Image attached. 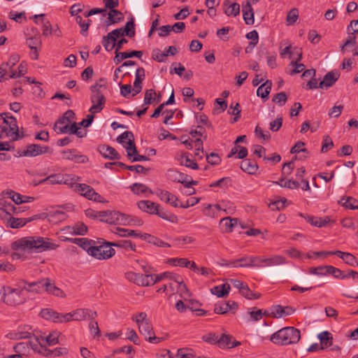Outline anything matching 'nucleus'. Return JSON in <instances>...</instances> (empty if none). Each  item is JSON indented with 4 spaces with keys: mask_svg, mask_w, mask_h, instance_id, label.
<instances>
[{
    "mask_svg": "<svg viewBox=\"0 0 358 358\" xmlns=\"http://www.w3.org/2000/svg\"><path fill=\"white\" fill-rule=\"evenodd\" d=\"M43 292L45 291L48 294L55 295L59 297H64L65 294L62 290L56 287L54 282L50 278H45L41 280Z\"/></svg>",
    "mask_w": 358,
    "mask_h": 358,
    "instance_id": "15",
    "label": "nucleus"
},
{
    "mask_svg": "<svg viewBox=\"0 0 358 358\" xmlns=\"http://www.w3.org/2000/svg\"><path fill=\"white\" fill-rule=\"evenodd\" d=\"M16 288L11 287H3V296L2 300L3 303L8 306H15L24 303L26 301V297L23 294L24 287L19 281Z\"/></svg>",
    "mask_w": 358,
    "mask_h": 358,
    "instance_id": "4",
    "label": "nucleus"
},
{
    "mask_svg": "<svg viewBox=\"0 0 358 358\" xmlns=\"http://www.w3.org/2000/svg\"><path fill=\"white\" fill-rule=\"evenodd\" d=\"M231 338V336L226 335V334H222L220 336V338H218L217 344L219 345V346L220 348H234V347L236 346L237 345L240 344V343H238V342H237L236 343H231V342H230Z\"/></svg>",
    "mask_w": 358,
    "mask_h": 358,
    "instance_id": "42",
    "label": "nucleus"
},
{
    "mask_svg": "<svg viewBox=\"0 0 358 358\" xmlns=\"http://www.w3.org/2000/svg\"><path fill=\"white\" fill-rule=\"evenodd\" d=\"M67 241L79 245L83 250L87 251V253L89 252L91 248V246L94 242L92 240L90 241L85 238H67Z\"/></svg>",
    "mask_w": 358,
    "mask_h": 358,
    "instance_id": "33",
    "label": "nucleus"
},
{
    "mask_svg": "<svg viewBox=\"0 0 358 358\" xmlns=\"http://www.w3.org/2000/svg\"><path fill=\"white\" fill-rule=\"evenodd\" d=\"M327 273L331 274L336 278L345 279L348 278V275H345L341 270L333 266H328Z\"/></svg>",
    "mask_w": 358,
    "mask_h": 358,
    "instance_id": "54",
    "label": "nucleus"
},
{
    "mask_svg": "<svg viewBox=\"0 0 358 358\" xmlns=\"http://www.w3.org/2000/svg\"><path fill=\"white\" fill-rule=\"evenodd\" d=\"M2 130L5 131L6 135L10 137L13 141L17 140L19 137L18 127L15 118H11L9 126H2Z\"/></svg>",
    "mask_w": 358,
    "mask_h": 358,
    "instance_id": "23",
    "label": "nucleus"
},
{
    "mask_svg": "<svg viewBox=\"0 0 358 358\" xmlns=\"http://www.w3.org/2000/svg\"><path fill=\"white\" fill-rule=\"evenodd\" d=\"M317 337L320 341L321 348L323 350L332 346L333 337L329 331H323L319 334Z\"/></svg>",
    "mask_w": 358,
    "mask_h": 358,
    "instance_id": "31",
    "label": "nucleus"
},
{
    "mask_svg": "<svg viewBox=\"0 0 358 358\" xmlns=\"http://www.w3.org/2000/svg\"><path fill=\"white\" fill-rule=\"evenodd\" d=\"M134 19L127 22L125 27L123 28V31L126 36L129 37H133L135 35V29H134Z\"/></svg>",
    "mask_w": 358,
    "mask_h": 358,
    "instance_id": "57",
    "label": "nucleus"
},
{
    "mask_svg": "<svg viewBox=\"0 0 358 358\" xmlns=\"http://www.w3.org/2000/svg\"><path fill=\"white\" fill-rule=\"evenodd\" d=\"M43 342H44V337H35V341H29V345L34 351L42 353L41 350L44 348Z\"/></svg>",
    "mask_w": 358,
    "mask_h": 358,
    "instance_id": "52",
    "label": "nucleus"
},
{
    "mask_svg": "<svg viewBox=\"0 0 358 358\" xmlns=\"http://www.w3.org/2000/svg\"><path fill=\"white\" fill-rule=\"evenodd\" d=\"M224 6H228V7L224 10V13L228 16H236L240 13V5L237 3H230L229 0H226L224 2Z\"/></svg>",
    "mask_w": 358,
    "mask_h": 358,
    "instance_id": "38",
    "label": "nucleus"
},
{
    "mask_svg": "<svg viewBox=\"0 0 358 358\" xmlns=\"http://www.w3.org/2000/svg\"><path fill=\"white\" fill-rule=\"evenodd\" d=\"M143 55L142 51H138V50H132L131 52H117V54H115V57L114 58V62L115 64L120 63L123 59H127V58H131L133 57H136L138 58H141Z\"/></svg>",
    "mask_w": 358,
    "mask_h": 358,
    "instance_id": "27",
    "label": "nucleus"
},
{
    "mask_svg": "<svg viewBox=\"0 0 358 358\" xmlns=\"http://www.w3.org/2000/svg\"><path fill=\"white\" fill-rule=\"evenodd\" d=\"M343 206L352 210L358 209V201L357 199L349 196L346 198L345 201L343 203Z\"/></svg>",
    "mask_w": 358,
    "mask_h": 358,
    "instance_id": "64",
    "label": "nucleus"
},
{
    "mask_svg": "<svg viewBox=\"0 0 358 358\" xmlns=\"http://www.w3.org/2000/svg\"><path fill=\"white\" fill-rule=\"evenodd\" d=\"M166 272L161 273L159 275H150L148 274V280L147 281L149 282L148 286L153 285L156 282L162 280L164 278H166Z\"/></svg>",
    "mask_w": 358,
    "mask_h": 358,
    "instance_id": "59",
    "label": "nucleus"
},
{
    "mask_svg": "<svg viewBox=\"0 0 358 358\" xmlns=\"http://www.w3.org/2000/svg\"><path fill=\"white\" fill-rule=\"evenodd\" d=\"M196 354L192 348H183L178 350L176 358H194Z\"/></svg>",
    "mask_w": 358,
    "mask_h": 358,
    "instance_id": "45",
    "label": "nucleus"
},
{
    "mask_svg": "<svg viewBox=\"0 0 358 358\" xmlns=\"http://www.w3.org/2000/svg\"><path fill=\"white\" fill-rule=\"evenodd\" d=\"M166 278H168L169 280H173L174 282H177L180 287L181 288V291L182 290H187L186 285L183 282V280L182 277L178 274L166 272Z\"/></svg>",
    "mask_w": 358,
    "mask_h": 358,
    "instance_id": "50",
    "label": "nucleus"
},
{
    "mask_svg": "<svg viewBox=\"0 0 358 358\" xmlns=\"http://www.w3.org/2000/svg\"><path fill=\"white\" fill-rule=\"evenodd\" d=\"M98 151L104 158L110 159H119L120 158V155L115 149L109 145H99L98 147Z\"/></svg>",
    "mask_w": 358,
    "mask_h": 358,
    "instance_id": "19",
    "label": "nucleus"
},
{
    "mask_svg": "<svg viewBox=\"0 0 358 358\" xmlns=\"http://www.w3.org/2000/svg\"><path fill=\"white\" fill-rule=\"evenodd\" d=\"M343 260L344 262L351 266H358V260L357 258L352 255L351 253L347 252L345 257H343Z\"/></svg>",
    "mask_w": 358,
    "mask_h": 358,
    "instance_id": "63",
    "label": "nucleus"
},
{
    "mask_svg": "<svg viewBox=\"0 0 358 358\" xmlns=\"http://www.w3.org/2000/svg\"><path fill=\"white\" fill-rule=\"evenodd\" d=\"M74 321H82L84 320H93L97 316L94 310L87 308H78L72 312Z\"/></svg>",
    "mask_w": 358,
    "mask_h": 358,
    "instance_id": "12",
    "label": "nucleus"
},
{
    "mask_svg": "<svg viewBox=\"0 0 358 358\" xmlns=\"http://www.w3.org/2000/svg\"><path fill=\"white\" fill-rule=\"evenodd\" d=\"M6 222V225L12 229L22 227L27 223L33 220V218H17L12 216L1 217Z\"/></svg>",
    "mask_w": 358,
    "mask_h": 358,
    "instance_id": "17",
    "label": "nucleus"
},
{
    "mask_svg": "<svg viewBox=\"0 0 358 358\" xmlns=\"http://www.w3.org/2000/svg\"><path fill=\"white\" fill-rule=\"evenodd\" d=\"M122 221L124 223H122L121 225H127V226H141L143 224L142 220L137 217H133L130 215H127L123 213Z\"/></svg>",
    "mask_w": 358,
    "mask_h": 358,
    "instance_id": "40",
    "label": "nucleus"
},
{
    "mask_svg": "<svg viewBox=\"0 0 358 358\" xmlns=\"http://www.w3.org/2000/svg\"><path fill=\"white\" fill-rule=\"evenodd\" d=\"M272 87V83L271 80H266L262 85H260L257 90V94L261 96L262 99H267L268 98L269 93Z\"/></svg>",
    "mask_w": 358,
    "mask_h": 358,
    "instance_id": "35",
    "label": "nucleus"
},
{
    "mask_svg": "<svg viewBox=\"0 0 358 358\" xmlns=\"http://www.w3.org/2000/svg\"><path fill=\"white\" fill-rule=\"evenodd\" d=\"M103 80H100L90 87L91 96L90 100L92 106L89 109V112L92 114L100 113L104 108L106 104L105 92L106 86Z\"/></svg>",
    "mask_w": 358,
    "mask_h": 358,
    "instance_id": "2",
    "label": "nucleus"
},
{
    "mask_svg": "<svg viewBox=\"0 0 358 358\" xmlns=\"http://www.w3.org/2000/svg\"><path fill=\"white\" fill-rule=\"evenodd\" d=\"M157 96V93L153 89L147 90L145 92L144 104L148 105L152 103Z\"/></svg>",
    "mask_w": 358,
    "mask_h": 358,
    "instance_id": "55",
    "label": "nucleus"
},
{
    "mask_svg": "<svg viewBox=\"0 0 358 358\" xmlns=\"http://www.w3.org/2000/svg\"><path fill=\"white\" fill-rule=\"evenodd\" d=\"M300 216L303 217L311 225L317 227H324L330 222V218L329 217L321 218L309 215H303L302 213H300Z\"/></svg>",
    "mask_w": 358,
    "mask_h": 358,
    "instance_id": "21",
    "label": "nucleus"
},
{
    "mask_svg": "<svg viewBox=\"0 0 358 358\" xmlns=\"http://www.w3.org/2000/svg\"><path fill=\"white\" fill-rule=\"evenodd\" d=\"M58 245L51 238L42 236L24 237L14 241L11 244V248L14 250L31 251L43 252L48 250H53L58 248Z\"/></svg>",
    "mask_w": 358,
    "mask_h": 358,
    "instance_id": "1",
    "label": "nucleus"
},
{
    "mask_svg": "<svg viewBox=\"0 0 358 358\" xmlns=\"http://www.w3.org/2000/svg\"><path fill=\"white\" fill-rule=\"evenodd\" d=\"M110 245L118 248H122L125 250V251L131 250L133 252H136V245L133 243L131 241L127 240H123L117 242H111Z\"/></svg>",
    "mask_w": 358,
    "mask_h": 358,
    "instance_id": "37",
    "label": "nucleus"
},
{
    "mask_svg": "<svg viewBox=\"0 0 358 358\" xmlns=\"http://www.w3.org/2000/svg\"><path fill=\"white\" fill-rule=\"evenodd\" d=\"M285 253L292 258H303L306 257L308 259H310L313 257L309 253L304 255L295 248H291L285 250Z\"/></svg>",
    "mask_w": 358,
    "mask_h": 358,
    "instance_id": "51",
    "label": "nucleus"
},
{
    "mask_svg": "<svg viewBox=\"0 0 358 358\" xmlns=\"http://www.w3.org/2000/svg\"><path fill=\"white\" fill-rule=\"evenodd\" d=\"M334 147V143L329 136H324L322 145L321 148L322 152H327Z\"/></svg>",
    "mask_w": 358,
    "mask_h": 358,
    "instance_id": "62",
    "label": "nucleus"
},
{
    "mask_svg": "<svg viewBox=\"0 0 358 358\" xmlns=\"http://www.w3.org/2000/svg\"><path fill=\"white\" fill-rule=\"evenodd\" d=\"M71 187L76 192L79 193L80 195L86 197L90 200L98 202H103V197L99 194L96 192L94 189L90 185L86 184L71 182Z\"/></svg>",
    "mask_w": 358,
    "mask_h": 358,
    "instance_id": "6",
    "label": "nucleus"
},
{
    "mask_svg": "<svg viewBox=\"0 0 358 358\" xmlns=\"http://www.w3.org/2000/svg\"><path fill=\"white\" fill-rule=\"evenodd\" d=\"M340 77V72L338 70L328 72L323 80L319 83V88L328 89L338 80Z\"/></svg>",
    "mask_w": 358,
    "mask_h": 358,
    "instance_id": "14",
    "label": "nucleus"
},
{
    "mask_svg": "<svg viewBox=\"0 0 358 358\" xmlns=\"http://www.w3.org/2000/svg\"><path fill=\"white\" fill-rule=\"evenodd\" d=\"M139 332L144 336L145 341L150 343L157 344L166 339L155 336L153 327L150 321L145 322L138 325Z\"/></svg>",
    "mask_w": 358,
    "mask_h": 358,
    "instance_id": "7",
    "label": "nucleus"
},
{
    "mask_svg": "<svg viewBox=\"0 0 358 358\" xmlns=\"http://www.w3.org/2000/svg\"><path fill=\"white\" fill-rule=\"evenodd\" d=\"M243 20L246 24L252 25L254 24V11L249 1L243 5L242 8Z\"/></svg>",
    "mask_w": 358,
    "mask_h": 358,
    "instance_id": "24",
    "label": "nucleus"
},
{
    "mask_svg": "<svg viewBox=\"0 0 358 358\" xmlns=\"http://www.w3.org/2000/svg\"><path fill=\"white\" fill-rule=\"evenodd\" d=\"M126 140H128L126 145H124L127 153L129 159H131V157L136 152V148L134 142V135L131 131H124L120 135L117 141L119 143L124 145L126 143Z\"/></svg>",
    "mask_w": 358,
    "mask_h": 358,
    "instance_id": "9",
    "label": "nucleus"
},
{
    "mask_svg": "<svg viewBox=\"0 0 358 358\" xmlns=\"http://www.w3.org/2000/svg\"><path fill=\"white\" fill-rule=\"evenodd\" d=\"M131 191L136 194H152L153 192L146 185L142 183H134L131 187Z\"/></svg>",
    "mask_w": 358,
    "mask_h": 358,
    "instance_id": "43",
    "label": "nucleus"
},
{
    "mask_svg": "<svg viewBox=\"0 0 358 358\" xmlns=\"http://www.w3.org/2000/svg\"><path fill=\"white\" fill-rule=\"evenodd\" d=\"M20 61V56L18 55H12L8 61L3 62L0 66V80L3 79L8 71Z\"/></svg>",
    "mask_w": 358,
    "mask_h": 358,
    "instance_id": "18",
    "label": "nucleus"
},
{
    "mask_svg": "<svg viewBox=\"0 0 358 358\" xmlns=\"http://www.w3.org/2000/svg\"><path fill=\"white\" fill-rule=\"evenodd\" d=\"M101 222H106L110 224H120L124 223L122 221L123 213L118 211H99L98 215Z\"/></svg>",
    "mask_w": 358,
    "mask_h": 358,
    "instance_id": "8",
    "label": "nucleus"
},
{
    "mask_svg": "<svg viewBox=\"0 0 358 358\" xmlns=\"http://www.w3.org/2000/svg\"><path fill=\"white\" fill-rule=\"evenodd\" d=\"M27 44L31 50L36 48H41V41L38 36H31L27 39Z\"/></svg>",
    "mask_w": 358,
    "mask_h": 358,
    "instance_id": "56",
    "label": "nucleus"
},
{
    "mask_svg": "<svg viewBox=\"0 0 358 358\" xmlns=\"http://www.w3.org/2000/svg\"><path fill=\"white\" fill-rule=\"evenodd\" d=\"M115 234L118 235L120 237H129V236H139L140 233L135 230H131L120 227H116L114 231H112Z\"/></svg>",
    "mask_w": 358,
    "mask_h": 358,
    "instance_id": "41",
    "label": "nucleus"
},
{
    "mask_svg": "<svg viewBox=\"0 0 358 358\" xmlns=\"http://www.w3.org/2000/svg\"><path fill=\"white\" fill-rule=\"evenodd\" d=\"M116 40L114 36H110L109 33L103 37L102 45L108 52L111 51L115 46Z\"/></svg>",
    "mask_w": 358,
    "mask_h": 358,
    "instance_id": "44",
    "label": "nucleus"
},
{
    "mask_svg": "<svg viewBox=\"0 0 358 358\" xmlns=\"http://www.w3.org/2000/svg\"><path fill=\"white\" fill-rule=\"evenodd\" d=\"M241 169L249 174H255L258 170V165L255 161L246 159L241 162Z\"/></svg>",
    "mask_w": 358,
    "mask_h": 358,
    "instance_id": "29",
    "label": "nucleus"
},
{
    "mask_svg": "<svg viewBox=\"0 0 358 358\" xmlns=\"http://www.w3.org/2000/svg\"><path fill=\"white\" fill-rule=\"evenodd\" d=\"M169 176L174 182H178L180 183H181L182 180L187 178V176L185 174L173 170L169 171Z\"/></svg>",
    "mask_w": 358,
    "mask_h": 358,
    "instance_id": "58",
    "label": "nucleus"
},
{
    "mask_svg": "<svg viewBox=\"0 0 358 358\" xmlns=\"http://www.w3.org/2000/svg\"><path fill=\"white\" fill-rule=\"evenodd\" d=\"M255 259L256 262L262 265L261 267L279 266L287 263L286 258L278 255H274L267 258L255 256Z\"/></svg>",
    "mask_w": 358,
    "mask_h": 358,
    "instance_id": "10",
    "label": "nucleus"
},
{
    "mask_svg": "<svg viewBox=\"0 0 358 358\" xmlns=\"http://www.w3.org/2000/svg\"><path fill=\"white\" fill-rule=\"evenodd\" d=\"M114 8H110V10L108 13V20L109 21L108 24H112L119 22L123 20V19H124L123 14L120 11L115 10Z\"/></svg>",
    "mask_w": 358,
    "mask_h": 358,
    "instance_id": "39",
    "label": "nucleus"
},
{
    "mask_svg": "<svg viewBox=\"0 0 358 358\" xmlns=\"http://www.w3.org/2000/svg\"><path fill=\"white\" fill-rule=\"evenodd\" d=\"M158 196L161 200L170 203L174 207H178V199L168 191L160 190V192L157 194Z\"/></svg>",
    "mask_w": 358,
    "mask_h": 358,
    "instance_id": "28",
    "label": "nucleus"
},
{
    "mask_svg": "<svg viewBox=\"0 0 358 358\" xmlns=\"http://www.w3.org/2000/svg\"><path fill=\"white\" fill-rule=\"evenodd\" d=\"M300 338V331L293 327H284L271 336L273 343L280 345L297 343Z\"/></svg>",
    "mask_w": 358,
    "mask_h": 358,
    "instance_id": "3",
    "label": "nucleus"
},
{
    "mask_svg": "<svg viewBox=\"0 0 358 358\" xmlns=\"http://www.w3.org/2000/svg\"><path fill=\"white\" fill-rule=\"evenodd\" d=\"M239 292L243 296L248 299H257L260 296L259 294L252 292L246 284Z\"/></svg>",
    "mask_w": 358,
    "mask_h": 358,
    "instance_id": "53",
    "label": "nucleus"
},
{
    "mask_svg": "<svg viewBox=\"0 0 358 358\" xmlns=\"http://www.w3.org/2000/svg\"><path fill=\"white\" fill-rule=\"evenodd\" d=\"M125 278L130 282L138 285L146 287L148 286V274L143 275L133 271H129L125 273Z\"/></svg>",
    "mask_w": 358,
    "mask_h": 358,
    "instance_id": "16",
    "label": "nucleus"
},
{
    "mask_svg": "<svg viewBox=\"0 0 358 358\" xmlns=\"http://www.w3.org/2000/svg\"><path fill=\"white\" fill-rule=\"evenodd\" d=\"M230 291V285L227 283L217 285L211 289V293L218 297H226Z\"/></svg>",
    "mask_w": 358,
    "mask_h": 358,
    "instance_id": "34",
    "label": "nucleus"
},
{
    "mask_svg": "<svg viewBox=\"0 0 358 358\" xmlns=\"http://www.w3.org/2000/svg\"><path fill=\"white\" fill-rule=\"evenodd\" d=\"M287 97L285 94V92H280L277 93L273 97V101L276 103L278 106H282L285 104L287 101Z\"/></svg>",
    "mask_w": 358,
    "mask_h": 358,
    "instance_id": "61",
    "label": "nucleus"
},
{
    "mask_svg": "<svg viewBox=\"0 0 358 358\" xmlns=\"http://www.w3.org/2000/svg\"><path fill=\"white\" fill-rule=\"evenodd\" d=\"M31 327L29 325L19 326L17 330L10 331L6 334V338L11 340H21L24 338H30Z\"/></svg>",
    "mask_w": 358,
    "mask_h": 358,
    "instance_id": "11",
    "label": "nucleus"
},
{
    "mask_svg": "<svg viewBox=\"0 0 358 358\" xmlns=\"http://www.w3.org/2000/svg\"><path fill=\"white\" fill-rule=\"evenodd\" d=\"M20 282L22 284V287H24L26 288L24 289V291L35 292L38 294H41L43 292L41 280L33 282H29L26 280H20Z\"/></svg>",
    "mask_w": 358,
    "mask_h": 358,
    "instance_id": "26",
    "label": "nucleus"
},
{
    "mask_svg": "<svg viewBox=\"0 0 358 358\" xmlns=\"http://www.w3.org/2000/svg\"><path fill=\"white\" fill-rule=\"evenodd\" d=\"M237 262L238 267H261L262 265L256 262L255 256L245 257L235 260Z\"/></svg>",
    "mask_w": 358,
    "mask_h": 358,
    "instance_id": "30",
    "label": "nucleus"
},
{
    "mask_svg": "<svg viewBox=\"0 0 358 358\" xmlns=\"http://www.w3.org/2000/svg\"><path fill=\"white\" fill-rule=\"evenodd\" d=\"M188 259L185 258H171L168 260V263L173 266H179L187 268Z\"/></svg>",
    "mask_w": 358,
    "mask_h": 358,
    "instance_id": "60",
    "label": "nucleus"
},
{
    "mask_svg": "<svg viewBox=\"0 0 358 358\" xmlns=\"http://www.w3.org/2000/svg\"><path fill=\"white\" fill-rule=\"evenodd\" d=\"M69 124L65 120L59 119L55 122L54 129L57 133L66 134L69 131L68 127Z\"/></svg>",
    "mask_w": 358,
    "mask_h": 358,
    "instance_id": "46",
    "label": "nucleus"
},
{
    "mask_svg": "<svg viewBox=\"0 0 358 358\" xmlns=\"http://www.w3.org/2000/svg\"><path fill=\"white\" fill-rule=\"evenodd\" d=\"M178 160L180 165L185 166L192 169H198V164L189 157L187 153L181 154L178 157Z\"/></svg>",
    "mask_w": 358,
    "mask_h": 358,
    "instance_id": "36",
    "label": "nucleus"
},
{
    "mask_svg": "<svg viewBox=\"0 0 358 358\" xmlns=\"http://www.w3.org/2000/svg\"><path fill=\"white\" fill-rule=\"evenodd\" d=\"M137 205L141 210L150 214H155L157 207H159V204L149 200L140 201Z\"/></svg>",
    "mask_w": 358,
    "mask_h": 358,
    "instance_id": "25",
    "label": "nucleus"
},
{
    "mask_svg": "<svg viewBox=\"0 0 358 358\" xmlns=\"http://www.w3.org/2000/svg\"><path fill=\"white\" fill-rule=\"evenodd\" d=\"M48 182L51 185L55 184H66L71 185V180L66 178L64 176L60 174H52L40 181V183Z\"/></svg>",
    "mask_w": 358,
    "mask_h": 358,
    "instance_id": "20",
    "label": "nucleus"
},
{
    "mask_svg": "<svg viewBox=\"0 0 358 358\" xmlns=\"http://www.w3.org/2000/svg\"><path fill=\"white\" fill-rule=\"evenodd\" d=\"M3 193L4 196L10 199L16 204L22 203L23 195H21L11 189L4 191Z\"/></svg>",
    "mask_w": 358,
    "mask_h": 358,
    "instance_id": "47",
    "label": "nucleus"
},
{
    "mask_svg": "<svg viewBox=\"0 0 358 358\" xmlns=\"http://www.w3.org/2000/svg\"><path fill=\"white\" fill-rule=\"evenodd\" d=\"M2 206L0 207V217L3 216H11L10 213L13 214H19L23 211H24V208L22 207H15L11 203H0Z\"/></svg>",
    "mask_w": 358,
    "mask_h": 358,
    "instance_id": "22",
    "label": "nucleus"
},
{
    "mask_svg": "<svg viewBox=\"0 0 358 358\" xmlns=\"http://www.w3.org/2000/svg\"><path fill=\"white\" fill-rule=\"evenodd\" d=\"M302 59V52L301 51L298 52V58L296 61L292 62L290 63V65L294 66V69L290 72V75H294L296 73H299L303 71L305 66L303 64H299L298 62H299Z\"/></svg>",
    "mask_w": 358,
    "mask_h": 358,
    "instance_id": "48",
    "label": "nucleus"
},
{
    "mask_svg": "<svg viewBox=\"0 0 358 358\" xmlns=\"http://www.w3.org/2000/svg\"><path fill=\"white\" fill-rule=\"evenodd\" d=\"M238 220L236 218H231L227 217L221 219L220 225L225 232H231L233 229L237 225Z\"/></svg>",
    "mask_w": 358,
    "mask_h": 358,
    "instance_id": "32",
    "label": "nucleus"
},
{
    "mask_svg": "<svg viewBox=\"0 0 358 358\" xmlns=\"http://www.w3.org/2000/svg\"><path fill=\"white\" fill-rule=\"evenodd\" d=\"M110 244L111 242L105 241L102 245H95L93 242L88 254L99 260L108 259L115 254V251Z\"/></svg>",
    "mask_w": 358,
    "mask_h": 358,
    "instance_id": "5",
    "label": "nucleus"
},
{
    "mask_svg": "<svg viewBox=\"0 0 358 358\" xmlns=\"http://www.w3.org/2000/svg\"><path fill=\"white\" fill-rule=\"evenodd\" d=\"M49 150V148L45 145L38 144H31L27 146L20 155L25 157H36L39 155L46 153Z\"/></svg>",
    "mask_w": 358,
    "mask_h": 358,
    "instance_id": "13",
    "label": "nucleus"
},
{
    "mask_svg": "<svg viewBox=\"0 0 358 358\" xmlns=\"http://www.w3.org/2000/svg\"><path fill=\"white\" fill-rule=\"evenodd\" d=\"M40 315L45 320H50L55 322H57V319L58 318V313L50 308L43 309L40 313Z\"/></svg>",
    "mask_w": 358,
    "mask_h": 358,
    "instance_id": "49",
    "label": "nucleus"
}]
</instances>
